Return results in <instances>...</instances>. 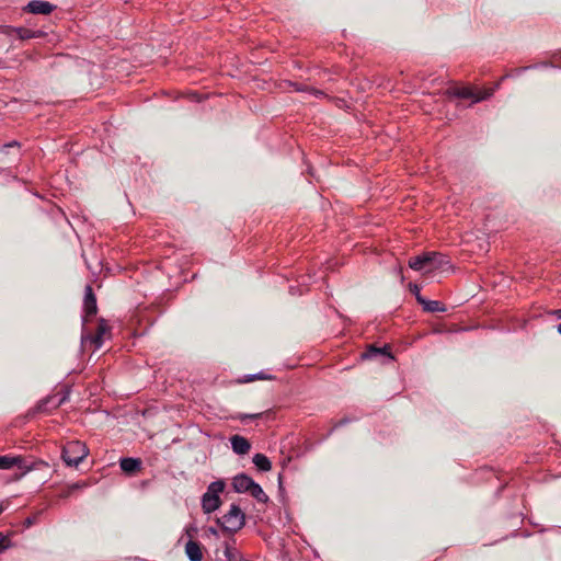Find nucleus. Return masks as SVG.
Listing matches in <instances>:
<instances>
[{"instance_id": "1", "label": "nucleus", "mask_w": 561, "mask_h": 561, "mask_svg": "<svg viewBox=\"0 0 561 561\" xmlns=\"http://www.w3.org/2000/svg\"><path fill=\"white\" fill-rule=\"evenodd\" d=\"M449 261L447 257L438 252H426L422 255L411 257L409 260V266L414 271H421L426 268V273H431L435 270L442 268L447 265Z\"/></svg>"}, {"instance_id": "2", "label": "nucleus", "mask_w": 561, "mask_h": 561, "mask_svg": "<svg viewBox=\"0 0 561 561\" xmlns=\"http://www.w3.org/2000/svg\"><path fill=\"white\" fill-rule=\"evenodd\" d=\"M225 482L217 480L211 482L202 496V508L204 513L210 514L219 508L221 504L220 494L225 490Z\"/></svg>"}, {"instance_id": "3", "label": "nucleus", "mask_w": 561, "mask_h": 561, "mask_svg": "<svg viewBox=\"0 0 561 561\" xmlns=\"http://www.w3.org/2000/svg\"><path fill=\"white\" fill-rule=\"evenodd\" d=\"M88 454L89 449L84 443L71 440L64 446L61 457L68 466L77 467Z\"/></svg>"}, {"instance_id": "4", "label": "nucleus", "mask_w": 561, "mask_h": 561, "mask_svg": "<svg viewBox=\"0 0 561 561\" xmlns=\"http://www.w3.org/2000/svg\"><path fill=\"white\" fill-rule=\"evenodd\" d=\"M222 528L229 533H237L245 523V515L237 504L230 505L229 511L218 519Z\"/></svg>"}, {"instance_id": "5", "label": "nucleus", "mask_w": 561, "mask_h": 561, "mask_svg": "<svg viewBox=\"0 0 561 561\" xmlns=\"http://www.w3.org/2000/svg\"><path fill=\"white\" fill-rule=\"evenodd\" d=\"M495 88L473 89L471 87L455 88L448 91L449 94L461 98L472 99L474 103L486 100L494 93Z\"/></svg>"}, {"instance_id": "6", "label": "nucleus", "mask_w": 561, "mask_h": 561, "mask_svg": "<svg viewBox=\"0 0 561 561\" xmlns=\"http://www.w3.org/2000/svg\"><path fill=\"white\" fill-rule=\"evenodd\" d=\"M108 333V324L104 319H101L95 334L82 336V345L85 347L88 344H91L94 346V350H99L103 344L104 336Z\"/></svg>"}, {"instance_id": "7", "label": "nucleus", "mask_w": 561, "mask_h": 561, "mask_svg": "<svg viewBox=\"0 0 561 561\" xmlns=\"http://www.w3.org/2000/svg\"><path fill=\"white\" fill-rule=\"evenodd\" d=\"M83 308H84V318H83L84 321H88L89 318L94 317L96 314V311H98L96 298H95L93 289L90 285H88L85 287Z\"/></svg>"}, {"instance_id": "8", "label": "nucleus", "mask_w": 561, "mask_h": 561, "mask_svg": "<svg viewBox=\"0 0 561 561\" xmlns=\"http://www.w3.org/2000/svg\"><path fill=\"white\" fill-rule=\"evenodd\" d=\"M13 467L23 470L22 474L31 470V467L25 463L21 456H0V469H11Z\"/></svg>"}, {"instance_id": "9", "label": "nucleus", "mask_w": 561, "mask_h": 561, "mask_svg": "<svg viewBox=\"0 0 561 561\" xmlns=\"http://www.w3.org/2000/svg\"><path fill=\"white\" fill-rule=\"evenodd\" d=\"M56 7L48 2V1H42V0H33L27 3V5L24 8L25 11L33 13V14H50Z\"/></svg>"}, {"instance_id": "10", "label": "nucleus", "mask_w": 561, "mask_h": 561, "mask_svg": "<svg viewBox=\"0 0 561 561\" xmlns=\"http://www.w3.org/2000/svg\"><path fill=\"white\" fill-rule=\"evenodd\" d=\"M254 481L247 474H239L233 478L232 486L238 493L249 492Z\"/></svg>"}, {"instance_id": "11", "label": "nucleus", "mask_w": 561, "mask_h": 561, "mask_svg": "<svg viewBox=\"0 0 561 561\" xmlns=\"http://www.w3.org/2000/svg\"><path fill=\"white\" fill-rule=\"evenodd\" d=\"M232 449L238 455H245L249 453L251 445L247 438L240 435H233L230 438Z\"/></svg>"}, {"instance_id": "12", "label": "nucleus", "mask_w": 561, "mask_h": 561, "mask_svg": "<svg viewBox=\"0 0 561 561\" xmlns=\"http://www.w3.org/2000/svg\"><path fill=\"white\" fill-rule=\"evenodd\" d=\"M185 553L190 561H202L203 560V550L199 542L190 540L185 545Z\"/></svg>"}, {"instance_id": "13", "label": "nucleus", "mask_w": 561, "mask_h": 561, "mask_svg": "<svg viewBox=\"0 0 561 561\" xmlns=\"http://www.w3.org/2000/svg\"><path fill=\"white\" fill-rule=\"evenodd\" d=\"M121 469L128 474L138 471L141 467V461L136 458H123L119 461Z\"/></svg>"}, {"instance_id": "14", "label": "nucleus", "mask_w": 561, "mask_h": 561, "mask_svg": "<svg viewBox=\"0 0 561 561\" xmlns=\"http://www.w3.org/2000/svg\"><path fill=\"white\" fill-rule=\"evenodd\" d=\"M45 33L43 31H33L26 27H16L15 36L20 39H30V38H39L43 37Z\"/></svg>"}, {"instance_id": "15", "label": "nucleus", "mask_w": 561, "mask_h": 561, "mask_svg": "<svg viewBox=\"0 0 561 561\" xmlns=\"http://www.w3.org/2000/svg\"><path fill=\"white\" fill-rule=\"evenodd\" d=\"M419 302L427 312H442L446 310L445 307L437 300H426L424 297H420Z\"/></svg>"}, {"instance_id": "16", "label": "nucleus", "mask_w": 561, "mask_h": 561, "mask_svg": "<svg viewBox=\"0 0 561 561\" xmlns=\"http://www.w3.org/2000/svg\"><path fill=\"white\" fill-rule=\"evenodd\" d=\"M253 463L261 471H270L272 469V463L270 459L263 454H255L253 457Z\"/></svg>"}, {"instance_id": "17", "label": "nucleus", "mask_w": 561, "mask_h": 561, "mask_svg": "<svg viewBox=\"0 0 561 561\" xmlns=\"http://www.w3.org/2000/svg\"><path fill=\"white\" fill-rule=\"evenodd\" d=\"M249 493L261 503H266L268 501V496L256 482L252 484Z\"/></svg>"}, {"instance_id": "18", "label": "nucleus", "mask_w": 561, "mask_h": 561, "mask_svg": "<svg viewBox=\"0 0 561 561\" xmlns=\"http://www.w3.org/2000/svg\"><path fill=\"white\" fill-rule=\"evenodd\" d=\"M385 353H386V347H383V348H377V347H375V346H370V347H369V350H368V352H367V353H365L363 356L368 358V357H371V356H374V355H377V354H385Z\"/></svg>"}, {"instance_id": "19", "label": "nucleus", "mask_w": 561, "mask_h": 561, "mask_svg": "<svg viewBox=\"0 0 561 561\" xmlns=\"http://www.w3.org/2000/svg\"><path fill=\"white\" fill-rule=\"evenodd\" d=\"M296 89H297V91H306V92H308V93H310V94H312V95H314L317 98L324 95V93L322 91H320L318 89H314V88H307L306 87L305 89H302L300 87H297Z\"/></svg>"}, {"instance_id": "20", "label": "nucleus", "mask_w": 561, "mask_h": 561, "mask_svg": "<svg viewBox=\"0 0 561 561\" xmlns=\"http://www.w3.org/2000/svg\"><path fill=\"white\" fill-rule=\"evenodd\" d=\"M82 486H83V485H81V484H79V483H73V484L69 485V486L67 488V490H66V491H64V492L61 493V496H62V497H68V496H70V494H71L73 491L79 490V489H81Z\"/></svg>"}, {"instance_id": "21", "label": "nucleus", "mask_w": 561, "mask_h": 561, "mask_svg": "<svg viewBox=\"0 0 561 561\" xmlns=\"http://www.w3.org/2000/svg\"><path fill=\"white\" fill-rule=\"evenodd\" d=\"M10 547V539L8 536L0 533V552Z\"/></svg>"}, {"instance_id": "22", "label": "nucleus", "mask_w": 561, "mask_h": 561, "mask_svg": "<svg viewBox=\"0 0 561 561\" xmlns=\"http://www.w3.org/2000/svg\"><path fill=\"white\" fill-rule=\"evenodd\" d=\"M15 30H16V27H14V26L5 25V26H1L0 33L3 35H7V36H12V35H15Z\"/></svg>"}, {"instance_id": "23", "label": "nucleus", "mask_w": 561, "mask_h": 561, "mask_svg": "<svg viewBox=\"0 0 561 561\" xmlns=\"http://www.w3.org/2000/svg\"><path fill=\"white\" fill-rule=\"evenodd\" d=\"M410 291L415 295L416 300L419 301V298L422 297L420 294V287L416 284L410 283L409 284Z\"/></svg>"}, {"instance_id": "24", "label": "nucleus", "mask_w": 561, "mask_h": 561, "mask_svg": "<svg viewBox=\"0 0 561 561\" xmlns=\"http://www.w3.org/2000/svg\"><path fill=\"white\" fill-rule=\"evenodd\" d=\"M261 416V413H256V414H247L242 417V420L244 419H256V417H260Z\"/></svg>"}, {"instance_id": "25", "label": "nucleus", "mask_w": 561, "mask_h": 561, "mask_svg": "<svg viewBox=\"0 0 561 561\" xmlns=\"http://www.w3.org/2000/svg\"><path fill=\"white\" fill-rule=\"evenodd\" d=\"M49 401H50V399H47L46 401L41 402V403L38 404L37 409H38L39 411H43V410L45 409V408H44V407H45V404H46L47 402H49Z\"/></svg>"}, {"instance_id": "26", "label": "nucleus", "mask_w": 561, "mask_h": 561, "mask_svg": "<svg viewBox=\"0 0 561 561\" xmlns=\"http://www.w3.org/2000/svg\"><path fill=\"white\" fill-rule=\"evenodd\" d=\"M398 274L400 276L401 282H403L404 280V276H403V273H402V267L398 268Z\"/></svg>"}, {"instance_id": "27", "label": "nucleus", "mask_w": 561, "mask_h": 561, "mask_svg": "<svg viewBox=\"0 0 561 561\" xmlns=\"http://www.w3.org/2000/svg\"><path fill=\"white\" fill-rule=\"evenodd\" d=\"M554 314H556L558 318H561V309H560V310L554 311Z\"/></svg>"}, {"instance_id": "28", "label": "nucleus", "mask_w": 561, "mask_h": 561, "mask_svg": "<svg viewBox=\"0 0 561 561\" xmlns=\"http://www.w3.org/2000/svg\"><path fill=\"white\" fill-rule=\"evenodd\" d=\"M62 401H64V398H62V399H60V400H59L55 405H56V407L60 405V404L62 403Z\"/></svg>"}, {"instance_id": "29", "label": "nucleus", "mask_w": 561, "mask_h": 561, "mask_svg": "<svg viewBox=\"0 0 561 561\" xmlns=\"http://www.w3.org/2000/svg\"><path fill=\"white\" fill-rule=\"evenodd\" d=\"M558 333L561 334V323L558 325Z\"/></svg>"}, {"instance_id": "30", "label": "nucleus", "mask_w": 561, "mask_h": 561, "mask_svg": "<svg viewBox=\"0 0 561 561\" xmlns=\"http://www.w3.org/2000/svg\"><path fill=\"white\" fill-rule=\"evenodd\" d=\"M2 511H3V508H2V506L0 505V514L2 513Z\"/></svg>"}]
</instances>
